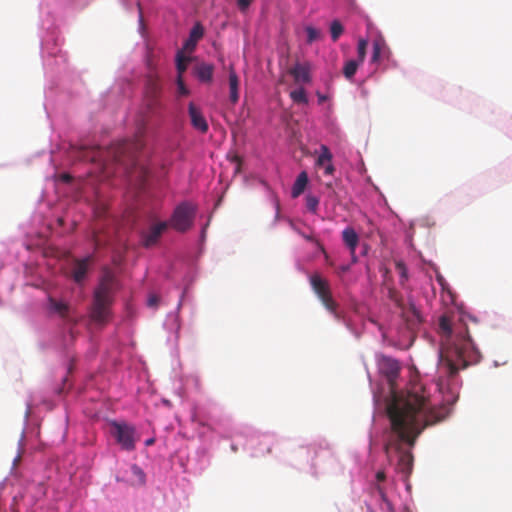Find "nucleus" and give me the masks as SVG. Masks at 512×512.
<instances>
[{"label":"nucleus","mask_w":512,"mask_h":512,"mask_svg":"<svg viewBox=\"0 0 512 512\" xmlns=\"http://www.w3.org/2000/svg\"><path fill=\"white\" fill-rule=\"evenodd\" d=\"M100 156V150L97 148L84 149L82 151V158L85 160L96 161Z\"/></svg>","instance_id":"7c9ffc66"},{"label":"nucleus","mask_w":512,"mask_h":512,"mask_svg":"<svg viewBox=\"0 0 512 512\" xmlns=\"http://www.w3.org/2000/svg\"><path fill=\"white\" fill-rule=\"evenodd\" d=\"M326 100L325 96L319 95V101L320 103L324 102Z\"/></svg>","instance_id":"49530a36"},{"label":"nucleus","mask_w":512,"mask_h":512,"mask_svg":"<svg viewBox=\"0 0 512 512\" xmlns=\"http://www.w3.org/2000/svg\"><path fill=\"white\" fill-rule=\"evenodd\" d=\"M340 270H341V272L345 273V272H347L349 270V266H342L340 268Z\"/></svg>","instance_id":"a18cd8bd"},{"label":"nucleus","mask_w":512,"mask_h":512,"mask_svg":"<svg viewBox=\"0 0 512 512\" xmlns=\"http://www.w3.org/2000/svg\"><path fill=\"white\" fill-rule=\"evenodd\" d=\"M342 240L345 243V245L349 248L351 255L353 257V261H356L355 251L359 243L358 234L353 228L347 227L342 232Z\"/></svg>","instance_id":"4468645a"},{"label":"nucleus","mask_w":512,"mask_h":512,"mask_svg":"<svg viewBox=\"0 0 512 512\" xmlns=\"http://www.w3.org/2000/svg\"><path fill=\"white\" fill-rule=\"evenodd\" d=\"M289 74L293 76L295 82L297 83H309L311 81L310 66L308 63H296L289 70Z\"/></svg>","instance_id":"ddd939ff"},{"label":"nucleus","mask_w":512,"mask_h":512,"mask_svg":"<svg viewBox=\"0 0 512 512\" xmlns=\"http://www.w3.org/2000/svg\"><path fill=\"white\" fill-rule=\"evenodd\" d=\"M376 490L383 502L382 509H386L388 512H394V507H393L391 501L387 498V495H386L384 489L380 485H377Z\"/></svg>","instance_id":"cd10ccee"},{"label":"nucleus","mask_w":512,"mask_h":512,"mask_svg":"<svg viewBox=\"0 0 512 512\" xmlns=\"http://www.w3.org/2000/svg\"><path fill=\"white\" fill-rule=\"evenodd\" d=\"M190 61L189 57H186L183 51H178L176 55V68L178 72L177 77H183V73L187 69V64Z\"/></svg>","instance_id":"4be33fe9"},{"label":"nucleus","mask_w":512,"mask_h":512,"mask_svg":"<svg viewBox=\"0 0 512 512\" xmlns=\"http://www.w3.org/2000/svg\"><path fill=\"white\" fill-rule=\"evenodd\" d=\"M308 184V175L305 171H302L296 178L291 190V196L293 198L299 197L305 190Z\"/></svg>","instance_id":"6ab92c4d"},{"label":"nucleus","mask_w":512,"mask_h":512,"mask_svg":"<svg viewBox=\"0 0 512 512\" xmlns=\"http://www.w3.org/2000/svg\"><path fill=\"white\" fill-rule=\"evenodd\" d=\"M361 64L362 63L356 59L346 61L342 71L344 77L347 80H352Z\"/></svg>","instance_id":"aec40b11"},{"label":"nucleus","mask_w":512,"mask_h":512,"mask_svg":"<svg viewBox=\"0 0 512 512\" xmlns=\"http://www.w3.org/2000/svg\"><path fill=\"white\" fill-rule=\"evenodd\" d=\"M231 161L237 165V167H236V171L238 172V171H239V169H240V165H241V158H240V156H238V155H234V156L232 157Z\"/></svg>","instance_id":"e433bc0d"},{"label":"nucleus","mask_w":512,"mask_h":512,"mask_svg":"<svg viewBox=\"0 0 512 512\" xmlns=\"http://www.w3.org/2000/svg\"><path fill=\"white\" fill-rule=\"evenodd\" d=\"M377 366H378L379 372L387 379V382L389 383L390 388H391L392 400H391L390 404L388 405V407L393 403V401L396 397H400V396H403L404 394L408 393L414 386H421L422 387L421 394L426 395L427 402L431 403L430 396H429L428 392L426 391L425 387L420 383H413L405 391H402L400 393H397L395 391V381H396L397 377L399 376L400 369H401L400 364L396 359L386 356V355H379L377 357Z\"/></svg>","instance_id":"20e7f679"},{"label":"nucleus","mask_w":512,"mask_h":512,"mask_svg":"<svg viewBox=\"0 0 512 512\" xmlns=\"http://www.w3.org/2000/svg\"><path fill=\"white\" fill-rule=\"evenodd\" d=\"M439 333L442 338L439 371L448 377L457 375L460 369L477 364L481 359L480 351L474 346L463 317L442 315L439 318Z\"/></svg>","instance_id":"f03ea898"},{"label":"nucleus","mask_w":512,"mask_h":512,"mask_svg":"<svg viewBox=\"0 0 512 512\" xmlns=\"http://www.w3.org/2000/svg\"><path fill=\"white\" fill-rule=\"evenodd\" d=\"M437 281H438L440 284H443V282H444V278H443V276L438 275V276H437Z\"/></svg>","instance_id":"c03bdc74"},{"label":"nucleus","mask_w":512,"mask_h":512,"mask_svg":"<svg viewBox=\"0 0 512 512\" xmlns=\"http://www.w3.org/2000/svg\"><path fill=\"white\" fill-rule=\"evenodd\" d=\"M194 73L199 81L209 83L213 78L214 66L209 63H200L194 68Z\"/></svg>","instance_id":"f3484780"},{"label":"nucleus","mask_w":512,"mask_h":512,"mask_svg":"<svg viewBox=\"0 0 512 512\" xmlns=\"http://www.w3.org/2000/svg\"><path fill=\"white\" fill-rule=\"evenodd\" d=\"M152 444H154V439H153V438L147 439V440L145 441V445H146V446H150V445H152Z\"/></svg>","instance_id":"79ce46f5"},{"label":"nucleus","mask_w":512,"mask_h":512,"mask_svg":"<svg viewBox=\"0 0 512 512\" xmlns=\"http://www.w3.org/2000/svg\"><path fill=\"white\" fill-rule=\"evenodd\" d=\"M61 179H62L63 181H65V182H70L72 178H71V176H70L69 174H63V175L61 176Z\"/></svg>","instance_id":"a19ab883"},{"label":"nucleus","mask_w":512,"mask_h":512,"mask_svg":"<svg viewBox=\"0 0 512 512\" xmlns=\"http://www.w3.org/2000/svg\"><path fill=\"white\" fill-rule=\"evenodd\" d=\"M291 99L298 104H307L308 98L304 88H299L290 92Z\"/></svg>","instance_id":"393cba45"},{"label":"nucleus","mask_w":512,"mask_h":512,"mask_svg":"<svg viewBox=\"0 0 512 512\" xmlns=\"http://www.w3.org/2000/svg\"><path fill=\"white\" fill-rule=\"evenodd\" d=\"M92 261V255L74 261L71 270V276L76 283H81L85 279L87 271Z\"/></svg>","instance_id":"1a4fd4ad"},{"label":"nucleus","mask_w":512,"mask_h":512,"mask_svg":"<svg viewBox=\"0 0 512 512\" xmlns=\"http://www.w3.org/2000/svg\"><path fill=\"white\" fill-rule=\"evenodd\" d=\"M422 387L414 386L408 393L396 397L387 407L391 432L385 444V452L390 464L396 460L395 469L407 478L413 468L411 448L423 429L443 420L444 407L437 408L427 402L421 394Z\"/></svg>","instance_id":"f257e3e1"},{"label":"nucleus","mask_w":512,"mask_h":512,"mask_svg":"<svg viewBox=\"0 0 512 512\" xmlns=\"http://www.w3.org/2000/svg\"><path fill=\"white\" fill-rule=\"evenodd\" d=\"M176 83H177L178 94L180 96H187L189 94V90L184 83L183 77H177Z\"/></svg>","instance_id":"473e14b6"},{"label":"nucleus","mask_w":512,"mask_h":512,"mask_svg":"<svg viewBox=\"0 0 512 512\" xmlns=\"http://www.w3.org/2000/svg\"><path fill=\"white\" fill-rule=\"evenodd\" d=\"M110 434L123 450L132 451L136 444V430L127 423L112 421L110 423Z\"/></svg>","instance_id":"0eeeda50"},{"label":"nucleus","mask_w":512,"mask_h":512,"mask_svg":"<svg viewBox=\"0 0 512 512\" xmlns=\"http://www.w3.org/2000/svg\"><path fill=\"white\" fill-rule=\"evenodd\" d=\"M144 147L143 141L140 139V137L137 136V138L134 141H128L123 140L119 142L111 151V155L113 157V160L116 162H122L123 158L128 156L129 158L134 157V153L136 151L141 150Z\"/></svg>","instance_id":"6e6552de"},{"label":"nucleus","mask_w":512,"mask_h":512,"mask_svg":"<svg viewBox=\"0 0 512 512\" xmlns=\"http://www.w3.org/2000/svg\"><path fill=\"white\" fill-rule=\"evenodd\" d=\"M48 309L50 312L59 315L61 318L66 319L70 314V307L67 303L59 301L53 297L48 298Z\"/></svg>","instance_id":"2eb2a0df"},{"label":"nucleus","mask_w":512,"mask_h":512,"mask_svg":"<svg viewBox=\"0 0 512 512\" xmlns=\"http://www.w3.org/2000/svg\"><path fill=\"white\" fill-rule=\"evenodd\" d=\"M318 205H319L318 197L311 195V194L306 196V207L310 212L316 214L317 210H318Z\"/></svg>","instance_id":"c756f323"},{"label":"nucleus","mask_w":512,"mask_h":512,"mask_svg":"<svg viewBox=\"0 0 512 512\" xmlns=\"http://www.w3.org/2000/svg\"><path fill=\"white\" fill-rule=\"evenodd\" d=\"M389 53L390 51L382 38L374 40L371 63H379L380 59Z\"/></svg>","instance_id":"a211bd4d"},{"label":"nucleus","mask_w":512,"mask_h":512,"mask_svg":"<svg viewBox=\"0 0 512 512\" xmlns=\"http://www.w3.org/2000/svg\"><path fill=\"white\" fill-rule=\"evenodd\" d=\"M395 268L400 276V284L403 285L408 280V271L406 265L402 261L395 263Z\"/></svg>","instance_id":"c85d7f7f"},{"label":"nucleus","mask_w":512,"mask_h":512,"mask_svg":"<svg viewBox=\"0 0 512 512\" xmlns=\"http://www.w3.org/2000/svg\"><path fill=\"white\" fill-rule=\"evenodd\" d=\"M343 31H344V27L339 20H333L331 22L330 33H331V38L334 42H336L339 39V37L342 35Z\"/></svg>","instance_id":"b1692460"},{"label":"nucleus","mask_w":512,"mask_h":512,"mask_svg":"<svg viewBox=\"0 0 512 512\" xmlns=\"http://www.w3.org/2000/svg\"><path fill=\"white\" fill-rule=\"evenodd\" d=\"M310 284L313 291L318 296L324 307L337 319L342 320V315L338 311V304L334 301L329 283L323 279L319 274H314L310 277Z\"/></svg>","instance_id":"39448f33"},{"label":"nucleus","mask_w":512,"mask_h":512,"mask_svg":"<svg viewBox=\"0 0 512 512\" xmlns=\"http://www.w3.org/2000/svg\"><path fill=\"white\" fill-rule=\"evenodd\" d=\"M390 298L399 305V300L396 297V293L394 291H390Z\"/></svg>","instance_id":"ea45409f"},{"label":"nucleus","mask_w":512,"mask_h":512,"mask_svg":"<svg viewBox=\"0 0 512 512\" xmlns=\"http://www.w3.org/2000/svg\"><path fill=\"white\" fill-rule=\"evenodd\" d=\"M115 289V278L112 274L106 273L94 292V302L91 311L93 321L104 324L109 320L110 305Z\"/></svg>","instance_id":"7ed1b4c3"},{"label":"nucleus","mask_w":512,"mask_h":512,"mask_svg":"<svg viewBox=\"0 0 512 512\" xmlns=\"http://www.w3.org/2000/svg\"><path fill=\"white\" fill-rule=\"evenodd\" d=\"M229 99L232 104H236L239 100V77L234 68H229Z\"/></svg>","instance_id":"dca6fc26"},{"label":"nucleus","mask_w":512,"mask_h":512,"mask_svg":"<svg viewBox=\"0 0 512 512\" xmlns=\"http://www.w3.org/2000/svg\"><path fill=\"white\" fill-rule=\"evenodd\" d=\"M367 47H368L367 39L361 38L358 40V44H357V56L358 57L356 60L360 61L361 63H363L366 58Z\"/></svg>","instance_id":"bb28decb"},{"label":"nucleus","mask_w":512,"mask_h":512,"mask_svg":"<svg viewBox=\"0 0 512 512\" xmlns=\"http://www.w3.org/2000/svg\"><path fill=\"white\" fill-rule=\"evenodd\" d=\"M305 31L307 33V42L309 44L320 38V31L312 26H307Z\"/></svg>","instance_id":"2f4dec72"},{"label":"nucleus","mask_w":512,"mask_h":512,"mask_svg":"<svg viewBox=\"0 0 512 512\" xmlns=\"http://www.w3.org/2000/svg\"><path fill=\"white\" fill-rule=\"evenodd\" d=\"M194 215V207L188 202H183L174 209L168 221V227L170 226L178 232H185L192 227Z\"/></svg>","instance_id":"423d86ee"},{"label":"nucleus","mask_w":512,"mask_h":512,"mask_svg":"<svg viewBox=\"0 0 512 512\" xmlns=\"http://www.w3.org/2000/svg\"><path fill=\"white\" fill-rule=\"evenodd\" d=\"M204 36V28L201 23L197 22L192 27L188 39L183 44V50L186 52H193L200 39Z\"/></svg>","instance_id":"9b49d317"},{"label":"nucleus","mask_w":512,"mask_h":512,"mask_svg":"<svg viewBox=\"0 0 512 512\" xmlns=\"http://www.w3.org/2000/svg\"><path fill=\"white\" fill-rule=\"evenodd\" d=\"M306 240L308 241H313L314 238L311 236V235H305V234H301Z\"/></svg>","instance_id":"37998d69"},{"label":"nucleus","mask_w":512,"mask_h":512,"mask_svg":"<svg viewBox=\"0 0 512 512\" xmlns=\"http://www.w3.org/2000/svg\"><path fill=\"white\" fill-rule=\"evenodd\" d=\"M145 105L149 112L155 113L162 107L160 96L145 97Z\"/></svg>","instance_id":"a878e982"},{"label":"nucleus","mask_w":512,"mask_h":512,"mask_svg":"<svg viewBox=\"0 0 512 512\" xmlns=\"http://www.w3.org/2000/svg\"><path fill=\"white\" fill-rule=\"evenodd\" d=\"M376 479L378 482H382L386 479V475H385V472L384 471H378L376 473Z\"/></svg>","instance_id":"58836bf2"},{"label":"nucleus","mask_w":512,"mask_h":512,"mask_svg":"<svg viewBox=\"0 0 512 512\" xmlns=\"http://www.w3.org/2000/svg\"><path fill=\"white\" fill-rule=\"evenodd\" d=\"M252 0H237V5L241 11H245L251 4Z\"/></svg>","instance_id":"f704fd0d"},{"label":"nucleus","mask_w":512,"mask_h":512,"mask_svg":"<svg viewBox=\"0 0 512 512\" xmlns=\"http://www.w3.org/2000/svg\"><path fill=\"white\" fill-rule=\"evenodd\" d=\"M411 312L413 314V317L415 318V322L416 323H420L421 322V316H420L419 312L414 307L411 309Z\"/></svg>","instance_id":"4c0bfd02"},{"label":"nucleus","mask_w":512,"mask_h":512,"mask_svg":"<svg viewBox=\"0 0 512 512\" xmlns=\"http://www.w3.org/2000/svg\"><path fill=\"white\" fill-rule=\"evenodd\" d=\"M188 112L192 126L201 133H206L208 131L207 121L201 111L192 102L188 106Z\"/></svg>","instance_id":"f8f14e48"},{"label":"nucleus","mask_w":512,"mask_h":512,"mask_svg":"<svg viewBox=\"0 0 512 512\" xmlns=\"http://www.w3.org/2000/svg\"><path fill=\"white\" fill-rule=\"evenodd\" d=\"M161 86L157 79L149 78L146 84L145 97L160 96Z\"/></svg>","instance_id":"412c9836"},{"label":"nucleus","mask_w":512,"mask_h":512,"mask_svg":"<svg viewBox=\"0 0 512 512\" xmlns=\"http://www.w3.org/2000/svg\"><path fill=\"white\" fill-rule=\"evenodd\" d=\"M168 228V222H159L152 225L149 230L143 235V245L151 247L155 245L164 231Z\"/></svg>","instance_id":"9d476101"},{"label":"nucleus","mask_w":512,"mask_h":512,"mask_svg":"<svg viewBox=\"0 0 512 512\" xmlns=\"http://www.w3.org/2000/svg\"><path fill=\"white\" fill-rule=\"evenodd\" d=\"M320 151L321 153L316 160V165L324 167L329 161H332V154L326 145H321Z\"/></svg>","instance_id":"5701e85b"},{"label":"nucleus","mask_w":512,"mask_h":512,"mask_svg":"<svg viewBox=\"0 0 512 512\" xmlns=\"http://www.w3.org/2000/svg\"><path fill=\"white\" fill-rule=\"evenodd\" d=\"M323 168H324V173L326 175H332L335 171L332 161H329Z\"/></svg>","instance_id":"c9c22d12"},{"label":"nucleus","mask_w":512,"mask_h":512,"mask_svg":"<svg viewBox=\"0 0 512 512\" xmlns=\"http://www.w3.org/2000/svg\"><path fill=\"white\" fill-rule=\"evenodd\" d=\"M159 303V297L155 294H152L148 297L147 304L149 307L156 308Z\"/></svg>","instance_id":"72a5a7b5"}]
</instances>
